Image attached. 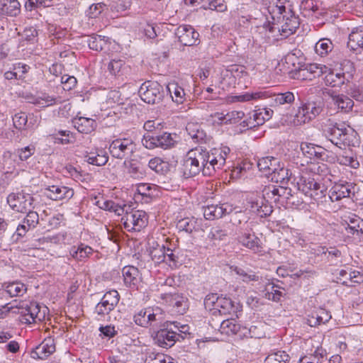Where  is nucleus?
Returning a JSON list of instances; mask_svg holds the SVG:
<instances>
[{"label": "nucleus", "instance_id": "09e8293b", "mask_svg": "<svg viewBox=\"0 0 363 363\" xmlns=\"http://www.w3.org/2000/svg\"><path fill=\"white\" fill-rule=\"evenodd\" d=\"M325 355V350L322 347H318L313 354L301 357L298 363H322Z\"/></svg>", "mask_w": 363, "mask_h": 363}, {"label": "nucleus", "instance_id": "338daca9", "mask_svg": "<svg viewBox=\"0 0 363 363\" xmlns=\"http://www.w3.org/2000/svg\"><path fill=\"white\" fill-rule=\"evenodd\" d=\"M28 121V117L26 113L20 112L16 113L13 116V126L18 129L21 130L26 125Z\"/></svg>", "mask_w": 363, "mask_h": 363}, {"label": "nucleus", "instance_id": "f03ea898", "mask_svg": "<svg viewBox=\"0 0 363 363\" xmlns=\"http://www.w3.org/2000/svg\"><path fill=\"white\" fill-rule=\"evenodd\" d=\"M322 135L327 143L340 149L346 146L354 147L359 143L357 132L337 123H329L323 126Z\"/></svg>", "mask_w": 363, "mask_h": 363}, {"label": "nucleus", "instance_id": "e2e57ef3", "mask_svg": "<svg viewBox=\"0 0 363 363\" xmlns=\"http://www.w3.org/2000/svg\"><path fill=\"white\" fill-rule=\"evenodd\" d=\"M228 232L226 229L220 227H213L211 229L208 238L211 240H223L227 237Z\"/></svg>", "mask_w": 363, "mask_h": 363}, {"label": "nucleus", "instance_id": "2eb2a0df", "mask_svg": "<svg viewBox=\"0 0 363 363\" xmlns=\"http://www.w3.org/2000/svg\"><path fill=\"white\" fill-rule=\"evenodd\" d=\"M237 208L238 207H233V205L228 203L219 205H208L203 208V216L207 220L218 219L227 214L231 213L233 211H235L236 213L240 212Z\"/></svg>", "mask_w": 363, "mask_h": 363}, {"label": "nucleus", "instance_id": "3c124183", "mask_svg": "<svg viewBox=\"0 0 363 363\" xmlns=\"http://www.w3.org/2000/svg\"><path fill=\"white\" fill-rule=\"evenodd\" d=\"M186 130L189 136L196 142L201 141L206 138V133L200 128V125L197 123H188Z\"/></svg>", "mask_w": 363, "mask_h": 363}, {"label": "nucleus", "instance_id": "7ed1b4c3", "mask_svg": "<svg viewBox=\"0 0 363 363\" xmlns=\"http://www.w3.org/2000/svg\"><path fill=\"white\" fill-rule=\"evenodd\" d=\"M207 163L206 162V154L201 147L189 150L184 160L183 172L187 177H194L201 172L204 176H210L205 172Z\"/></svg>", "mask_w": 363, "mask_h": 363}, {"label": "nucleus", "instance_id": "f8f14e48", "mask_svg": "<svg viewBox=\"0 0 363 363\" xmlns=\"http://www.w3.org/2000/svg\"><path fill=\"white\" fill-rule=\"evenodd\" d=\"M124 228L128 230L140 231L147 223V216L145 211H131L128 212L122 217Z\"/></svg>", "mask_w": 363, "mask_h": 363}, {"label": "nucleus", "instance_id": "0eeeda50", "mask_svg": "<svg viewBox=\"0 0 363 363\" xmlns=\"http://www.w3.org/2000/svg\"><path fill=\"white\" fill-rule=\"evenodd\" d=\"M298 185L299 190L315 201H319L326 196L327 188L314 178L301 177Z\"/></svg>", "mask_w": 363, "mask_h": 363}, {"label": "nucleus", "instance_id": "8fccbe9b", "mask_svg": "<svg viewBox=\"0 0 363 363\" xmlns=\"http://www.w3.org/2000/svg\"><path fill=\"white\" fill-rule=\"evenodd\" d=\"M145 363H176L169 356L162 353L147 352Z\"/></svg>", "mask_w": 363, "mask_h": 363}, {"label": "nucleus", "instance_id": "864d4df0", "mask_svg": "<svg viewBox=\"0 0 363 363\" xmlns=\"http://www.w3.org/2000/svg\"><path fill=\"white\" fill-rule=\"evenodd\" d=\"M301 108L310 121L313 120L322 111V107L315 102H308Z\"/></svg>", "mask_w": 363, "mask_h": 363}, {"label": "nucleus", "instance_id": "a19ab883", "mask_svg": "<svg viewBox=\"0 0 363 363\" xmlns=\"http://www.w3.org/2000/svg\"><path fill=\"white\" fill-rule=\"evenodd\" d=\"M188 0H185L186 2ZM190 4L193 5L194 2L199 0H189ZM202 4L201 8L203 9L215 10L218 12H223L227 9V6L223 3L222 0H199Z\"/></svg>", "mask_w": 363, "mask_h": 363}, {"label": "nucleus", "instance_id": "0e129e2a", "mask_svg": "<svg viewBox=\"0 0 363 363\" xmlns=\"http://www.w3.org/2000/svg\"><path fill=\"white\" fill-rule=\"evenodd\" d=\"M33 103L43 107H47L55 104L56 103V98L46 94H43L41 96H38Z\"/></svg>", "mask_w": 363, "mask_h": 363}, {"label": "nucleus", "instance_id": "4468645a", "mask_svg": "<svg viewBox=\"0 0 363 363\" xmlns=\"http://www.w3.org/2000/svg\"><path fill=\"white\" fill-rule=\"evenodd\" d=\"M175 331L172 325L169 323H167V325L158 330L154 340L159 346L162 347H171L173 346L177 341L179 340V336Z\"/></svg>", "mask_w": 363, "mask_h": 363}, {"label": "nucleus", "instance_id": "49530a36", "mask_svg": "<svg viewBox=\"0 0 363 363\" xmlns=\"http://www.w3.org/2000/svg\"><path fill=\"white\" fill-rule=\"evenodd\" d=\"M325 77V82L327 85L333 87L340 86L345 83L344 73H334L329 69Z\"/></svg>", "mask_w": 363, "mask_h": 363}, {"label": "nucleus", "instance_id": "ea45409f", "mask_svg": "<svg viewBox=\"0 0 363 363\" xmlns=\"http://www.w3.org/2000/svg\"><path fill=\"white\" fill-rule=\"evenodd\" d=\"M5 291L11 297L23 296L27 292V286L21 281L5 284Z\"/></svg>", "mask_w": 363, "mask_h": 363}, {"label": "nucleus", "instance_id": "5fc2aeb1", "mask_svg": "<svg viewBox=\"0 0 363 363\" xmlns=\"http://www.w3.org/2000/svg\"><path fill=\"white\" fill-rule=\"evenodd\" d=\"M272 158L270 157H264L258 160L257 167L260 172L261 177L269 178L272 174L271 169Z\"/></svg>", "mask_w": 363, "mask_h": 363}, {"label": "nucleus", "instance_id": "72a5a7b5", "mask_svg": "<svg viewBox=\"0 0 363 363\" xmlns=\"http://www.w3.org/2000/svg\"><path fill=\"white\" fill-rule=\"evenodd\" d=\"M274 213L276 214L274 221L277 223V225H280L283 229L288 228L289 223L293 221L291 211L286 208L274 207Z\"/></svg>", "mask_w": 363, "mask_h": 363}, {"label": "nucleus", "instance_id": "473e14b6", "mask_svg": "<svg viewBox=\"0 0 363 363\" xmlns=\"http://www.w3.org/2000/svg\"><path fill=\"white\" fill-rule=\"evenodd\" d=\"M212 116L216 118L221 124H234L239 122L245 116V113L241 111H233L226 114L217 112Z\"/></svg>", "mask_w": 363, "mask_h": 363}, {"label": "nucleus", "instance_id": "a878e982", "mask_svg": "<svg viewBox=\"0 0 363 363\" xmlns=\"http://www.w3.org/2000/svg\"><path fill=\"white\" fill-rule=\"evenodd\" d=\"M238 241L243 246L257 252L262 248L259 239L254 233L250 230H246L238 236Z\"/></svg>", "mask_w": 363, "mask_h": 363}, {"label": "nucleus", "instance_id": "6ab92c4d", "mask_svg": "<svg viewBox=\"0 0 363 363\" xmlns=\"http://www.w3.org/2000/svg\"><path fill=\"white\" fill-rule=\"evenodd\" d=\"M26 213L27 214L23 218V223L19 224L16 228L14 235H16L17 238L23 237L29 230L34 229L39 223V216L36 211L30 209Z\"/></svg>", "mask_w": 363, "mask_h": 363}, {"label": "nucleus", "instance_id": "680f3d73", "mask_svg": "<svg viewBox=\"0 0 363 363\" xmlns=\"http://www.w3.org/2000/svg\"><path fill=\"white\" fill-rule=\"evenodd\" d=\"M308 72L313 76V78L319 77L323 74L328 73L329 68L323 65L320 64H309L305 66Z\"/></svg>", "mask_w": 363, "mask_h": 363}, {"label": "nucleus", "instance_id": "79ce46f5", "mask_svg": "<svg viewBox=\"0 0 363 363\" xmlns=\"http://www.w3.org/2000/svg\"><path fill=\"white\" fill-rule=\"evenodd\" d=\"M240 329V325L235 319H227L220 323L219 331L227 335H235Z\"/></svg>", "mask_w": 363, "mask_h": 363}, {"label": "nucleus", "instance_id": "4c0bfd02", "mask_svg": "<svg viewBox=\"0 0 363 363\" xmlns=\"http://www.w3.org/2000/svg\"><path fill=\"white\" fill-rule=\"evenodd\" d=\"M272 96L270 91H260L255 93H245L243 94L236 95L231 97V102H245L250 101L257 99H267Z\"/></svg>", "mask_w": 363, "mask_h": 363}, {"label": "nucleus", "instance_id": "58836bf2", "mask_svg": "<svg viewBox=\"0 0 363 363\" xmlns=\"http://www.w3.org/2000/svg\"><path fill=\"white\" fill-rule=\"evenodd\" d=\"M124 166L127 173L134 179L143 178L145 174L143 165L136 160H125Z\"/></svg>", "mask_w": 363, "mask_h": 363}, {"label": "nucleus", "instance_id": "9d476101", "mask_svg": "<svg viewBox=\"0 0 363 363\" xmlns=\"http://www.w3.org/2000/svg\"><path fill=\"white\" fill-rule=\"evenodd\" d=\"M135 145L130 138H118L109 145L111 155L118 159L128 158L135 152Z\"/></svg>", "mask_w": 363, "mask_h": 363}, {"label": "nucleus", "instance_id": "cd10ccee", "mask_svg": "<svg viewBox=\"0 0 363 363\" xmlns=\"http://www.w3.org/2000/svg\"><path fill=\"white\" fill-rule=\"evenodd\" d=\"M122 274L124 284L128 287H135L140 281V274L138 268L133 266H125Z\"/></svg>", "mask_w": 363, "mask_h": 363}, {"label": "nucleus", "instance_id": "de8ad7c7", "mask_svg": "<svg viewBox=\"0 0 363 363\" xmlns=\"http://www.w3.org/2000/svg\"><path fill=\"white\" fill-rule=\"evenodd\" d=\"M99 208L104 210L113 211L118 216L122 215L125 211V206H121L110 200H99L97 201Z\"/></svg>", "mask_w": 363, "mask_h": 363}, {"label": "nucleus", "instance_id": "a211bd4d", "mask_svg": "<svg viewBox=\"0 0 363 363\" xmlns=\"http://www.w3.org/2000/svg\"><path fill=\"white\" fill-rule=\"evenodd\" d=\"M179 41L184 46H191L199 43V34L189 25L179 26L176 31Z\"/></svg>", "mask_w": 363, "mask_h": 363}, {"label": "nucleus", "instance_id": "20e7f679", "mask_svg": "<svg viewBox=\"0 0 363 363\" xmlns=\"http://www.w3.org/2000/svg\"><path fill=\"white\" fill-rule=\"evenodd\" d=\"M16 308L18 311H14V313L20 314L21 322L26 324L44 320L48 311L46 306H40L36 302L29 303L23 302Z\"/></svg>", "mask_w": 363, "mask_h": 363}, {"label": "nucleus", "instance_id": "c9c22d12", "mask_svg": "<svg viewBox=\"0 0 363 363\" xmlns=\"http://www.w3.org/2000/svg\"><path fill=\"white\" fill-rule=\"evenodd\" d=\"M20 11L17 0H0V14L16 16Z\"/></svg>", "mask_w": 363, "mask_h": 363}, {"label": "nucleus", "instance_id": "c03bdc74", "mask_svg": "<svg viewBox=\"0 0 363 363\" xmlns=\"http://www.w3.org/2000/svg\"><path fill=\"white\" fill-rule=\"evenodd\" d=\"M92 248L84 244H81L77 247L74 246L69 251L70 255L77 260H82L83 259L88 257L92 254Z\"/></svg>", "mask_w": 363, "mask_h": 363}, {"label": "nucleus", "instance_id": "39448f33", "mask_svg": "<svg viewBox=\"0 0 363 363\" xmlns=\"http://www.w3.org/2000/svg\"><path fill=\"white\" fill-rule=\"evenodd\" d=\"M204 306L213 315L229 314L233 308L230 298L219 296L217 294H208L204 299Z\"/></svg>", "mask_w": 363, "mask_h": 363}, {"label": "nucleus", "instance_id": "69168bd1", "mask_svg": "<svg viewBox=\"0 0 363 363\" xmlns=\"http://www.w3.org/2000/svg\"><path fill=\"white\" fill-rule=\"evenodd\" d=\"M147 308L140 311L137 314L134 315L133 320L134 322L140 326L147 328L149 326L148 323V316L147 315Z\"/></svg>", "mask_w": 363, "mask_h": 363}, {"label": "nucleus", "instance_id": "dca6fc26", "mask_svg": "<svg viewBox=\"0 0 363 363\" xmlns=\"http://www.w3.org/2000/svg\"><path fill=\"white\" fill-rule=\"evenodd\" d=\"M44 195L53 201L66 202L74 196V190L63 185H52L45 189Z\"/></svg>", "mask_w": 363, "mask_h": 363}, {"label": "nucleus", "instance_id": "ddd939ff", "mask_svg": "<svg viewBox=\"0 0 363 363\" xmlns=\"http://www.w3.org/2000/svg\"><path fill=\"white\" fill-rule=\"evenodd\" d=\"M206 154V167L205 172L206 174L212 175L217 169H220L225 164V160L222 156V151L218 148H213L210 151L203 149Z\"/></svg>", "mask_w": 363, "mask_h": 363}, {"label": "nucleus", "instance_id": "393cba45", "mask_svg": "<svg viewBox=\"0 0 363 363\" xmlns=\"http://www.w3.org/2000/svg\"><path fill=\"white\" fill-rule=\"evenodd\" d=\"M352 184L349 183L345 184H335L329 191V198L332 201H337L343 198L350 197L352 194Z\"/></svg>", "mask_w": 363, "mask_h": 363}, {"label": "nucleus", "instance_id": "f3484780", "mask_svg": "<svg viewBox=\"0 0 363 363\" xmlns=\"http://www.w3.org/2000/svg\"><path fill=\"white\" fill-rule=\"evenodd\" d=\"M295 101V96L291 91H274V112L281 113V111H288Z\"/></svg>", "mask_w": 363, "mask_h": 363}, {"label": "nucleus", "instance_id": "f704fd0d", "mask_svg": "<svg viewBox=\"0 0 363 363\" xmlns=\"http://www.w3.org/2000/svg\"><path fill=\"white\" fill-rule=\"evenodd\" d=\"M172 101L177 104H182L186 100L184 89L176 82H170L167 86Z\"/></svg>", "mask_w": 363, "mask_h": 363}, {"label": "nucleus", "instance_id": "bf43d9fd", "mask_svg": "<svg viewBox=\"0 0 363 363\" xmlns=\"http://www.w3.org/2000/svg\"><path fill=\"white\" fill-rule=\"evenodd\" d=\"M148 167L159 174H164L168 170V163L160 157H154L148 162Z\"/></svg>", "mask_w": 363, "mask_h": 363}, {"label": "nucleus", "instance_id": "2f4dec72", "mask_svg": "<svg viewBox=\"0 0 363 363\" xmlns=\"http://www.w3.org/2000/svg\"><path fill=\"white\" fill-rule=\"evenodd\" d=\"M274 182L279 184H286L289 179V169L285 166V163L278 161L274 163Z\"/></svg>", "mask_w": 363, "mask_h": 363}, {"label": "nucleus", "instance_id": "4d7b16f0", "mask_svg": "<svg viewBox=\"0 0 363 363\" xmlns=\"http://www.w3.org/2000/svg\"><path fill=\"white\" fill-rule=\"evenodd\" d=\"M86 42L90 49L96 51L101 50L106 45L105 38L99 35L89 36Z\"/></svg>", "mask_w": 363, "mask_h": 363}, {"label": "nucleus", "instance_id": "9b49d317", "mask_svg": "<svg viewBox=\"0 0 363 363\" xmlns=\"http://www.w3.org/2000/svg\"><path fill=\"white\" fill-rule=\"evenodd\" d=\"M176 134L169 133H163L160 135H150V133L144 135L143 140V145L149 149L155 147H160L163 149H168L174 145L176 143Z\"/></svg>", "mask_w": 363, "mask_h": 363}, {"label": "nucleus", "instance_id": "4be33fe9", "mask_svg": "<svg viewBox=\"0 0 363 363\" xmlns=\"http://www.w3.org/2000/svg\"><path fill=\"white\" fill-rule=\"evenodd\" d=\"M55 351V341L51 337L45 338L32 352L33 359H45Z\"/></svg>", "mask_w": 363, "mask_h": 363}, {"label": "nucleus", "instance_id": "052dcab7", "mask_svg": "<svg viewBox=\"0 0 363 363\" xmlns=\"http://www.w3.org/2000/svg\"><path fill=\"white\" fill-rule=\"evenodd\" d=\"M125 62L121 59H113L108 65V70L115 76H121L123 74V70L125 68Z\"/></svg>", "mask_w": 363, "mask_h": 363}, {"label": "nucleus", "instance_id": "c85d7f7f", "mask_svg": "<svg viewBox=\"0 0 363 363\" xmlns=\"http://www.w3.org/2000/svg\"><path fill=\"white\" fill-rule=\"evenodd\" d=\"M74 127L82 133L89 134L94 131L96 127V121L86 117H77L73 119Z\"/></svg>", "mask_w": 363, "mask_h": 363}, {"label": "nucleus", "instance_id": "c756f323", "mask_svg": "<svg viewBox=\"0 0 363 363\" xmlns=\"http://www.w3.org/2000/svg\"><path fill=\"white\" fill-rule=\"evenodd\" d=\"M301 150L303 154L309 158L315 157L324 160L326 149L312 143H302Z\"/></svg>", "mask_w": 363, "mask_h": 363}, {"label": "nucleus", "instance_id": "bb28decb", "mask_svg": "<svg viewBox=\"0 0 363 363\" xmlns=\"http://www.w3.org/2000/svg\"><path fill=\"white\" fill-rule=\"evenodd\" d=\"M347 47L353 51L363 50V26L352 29L349 35Z\"/></svg>", "mask_w": 363, "mask_h": 363}, {"label": "nucleus", "instance_id": "f257e3e1", "mask_svg": "<svg viewBox=\"0 0 363 363\" xmlns=\"http://www.w3.org/2000/svg\"><path fill=\"white\" fill-rule=\"evenodd\" d=\"M299 21L288 0L274 2V40L285 39L296 32Z\"/></svg>", "mask_w": 363, "mask_h": 363}, {"label": "nucleus", "instance_id": "6e6d98bb", "mask_svg": "<svg viewBox=\"0 0 363 363\" xmlns=\"http://www.w3.org/2000/svg\"><path fill=\"white\" fill-rule=\"evenodd\" d=\"M333 101L337 108L345 112L350 111L354 106L353 101L345 95H338L333 98Z\"/></svg>", "mask_w": 363, "mask_h": 363}, {"label": "nucleus", "instance_id": "423d86ee", "mask_svg": "<svg viewBox=\"0 0 363 363\" xmlns=\"http://www.w3.org/2000/svg\"><path fill=\"white\" fill-rule=\"evenodd\" d=\"M35 199L30 194L23 191L11 193L7 197V203L11 208L18 213H26L34 208Z\"/></svg>", "mask_w": 363, "mask_h": 363}, {"label": "nucleus", "instance_id": "13d9d810", "mask_svg": "<svg viewBox=\"0 0 363 363\" xmlns=\"http://www.w3.org/2000/svg\"><path fill=\"white\" fill-rule=\"evenodd\" d=\"M166 247L162 245H160L157 244L156 247H152L150 251V255L155 263L160 264L165 261V252Z\"/></svg>", "mask_w": 363, "mask_h": 363}, {"label": "nucleus", "instance_id": "1a4fd4ad", "mask_svg": "<svg viewBox=\"0 0 363 363\" xmlns=\"http://www.w3.org/2000/svg\"><path fill=\"white\" fill-rule=\"evenodd\" d=\"M120 295L116 290L106 292L101 301L96 304L94 313L101 318H105L118 305Z\"/></svg>", "mask_w": 363, "mask_h": 363}, {"label": "nucleus", "instance_id": "5701e85b", "mask_svg": "<svg viewBox=\"0 0 363 363\" xmlns=\"http://www.w3.org/2000/svg\"><path fill=\"white\" fill-rule=\"evenodd\" d=\"M270 109L267 108L255 111L250 118L243 121V126L248 128H252L264 123L265 121L270 119Z\"/></svg>", "mask_w": 363, "mask_h": 363}, {"label": "nucleus", "instance_id": "7c9ffc66", "mask_svg": "<svg viewBox=\"0 0 363 363\" xmlns=\"http://www.w3.org/2000/svg\"><path fill=\"white\" fill-rule=\"evenodd\" d=\"M177 228L187 233L199 231L201 228V220L194 217L182 218L177 223Z\"/></svg>", "mask_w": 363, "mask_h": 363}, {"label": "nucleus", "instance_id": "603ef678", "mask_svg": "<svg viewBox=\"0 0 363 363\" xmlns=\"http://www.w3.org/2000/svg\"><path fill=\"white\" fill-rule=\"evenodd\" d=\"M148 323L150 325H157L164 320L162 310L160 308H147Z\"/></svg>", "mask_w": 363, "mask_h": 363}, {"label": "nucleus", "instance_id": "aec40b11", "mask_svg": "<svg viewBox=\"0 0 363 363\" xmlns=\"http://www.w3.org/2000/svg\"><path fill=\"white\" fill-rule=\"evenodd\" d=\"M166 302L172 307V312L182 315L188 308V300L182 294L169 293L164 294Z\"/></svg>", "mask_w": 363, "mask_h": 363}, {"label": "nucleus", "instance_id": "412c9836", "mask_svg": "<svg viewBox=\"0 0 363 363\" xmlns=\"http://www.w3.org/2000/svg\"><path fill=\"white\" fill-rule=\"evenodd\" d=\"M138 195L135 196L136 199H139L141 196L142 202L148 203L154 198L159 196V187L155 184L141 183L137 186Z\"/></svg>", "mask_w": 363, "mask_h": 363}, {"label": "nucleus", "instance_id": "37998d69", "mask_svg": "<svg viewBox=\"0 0 363 363\" xmlns=\"http://www.w3.org/2000/svg\"><path fill=\"white\" fill-rule=\"evenodd\" d=\"M333 44L328 38H322L315 45V52L320 57L327 56L333 49Z\"/></svg>", "mask_w": 363, "mask_h": 363}, {"label": "nucleus", "instance_id": "e433bc0d", "mask_svg": "<svg viewBox=\"0 0 363 363\" xmlns=\"http://www.w3.org/2000/svg\"><path fill=\"white\" fill-rule=\"evenodd\" d=\"M336 161L340 165L348 166L352 169H357L359 167V162L356 155L345 152L344 154L336 156L335 159L332 158L331 162Z\"/></svg>", "mask_w": 363, "mask_h": 363}, {"label": "nucleus", "instance_id": "a18cd8bd", "mask_svg": "<svg viewBox=\"0 0 363 363\" xmlns=\"http://www.w3.org/2000/svg\"><path fill=\"white\" fill-rule=\"evenodd\" d=\"M85 157L87 162L96 166H103L108 160V157L102 150L98 152H89Z\"/></svg>", "mask_w": 363, "mask_h": 363}, {"label": "nucleus", "instance_id": "774afa93", "mask_svg": "<svg viewBox=\"0 0 363 363\" xmlns=\"http://www.w3.org/2000/svg\"><path fill=\"white\" fill-rule=\"evenodd\" d=\"M234 271L241 277L242 281L244 282L249 283L250 281H258V276L254 273H247L243 269L238 267H235Z\"/></svg>", "mask_w": 363, "mask_h": 363}, {"label": "nucleus", "instance_id": "6e6552de", "mask_svg": "<svg viewBox=\"0 0 363 363\" xmlns=\"http://www.w3.org/2000/svg\"><path fill=\"white\" fill-rule=\"evenodd\" d=\"M141 99L147 104L159 103L163 98V87L157 82H144L139 89Z\"/></svg>", "mask_w": 363, "mask_h": 363}, {"label": "nucleus", "instance_id": "b1692460", "mask_svg": "<svg viewBox=\"0 0 363 363\" xmlns=\"http://www.w3.org/2000/svg\"><path fill=\"white\" fill-rule=\"evenodd\" d=\"M311 121L304 113L302 108H299L295 115L286 113L282 115L280 123L282 125H301Z\"/></svg>", "mask_w": 363, "mask_h": 363}]
</instances>
